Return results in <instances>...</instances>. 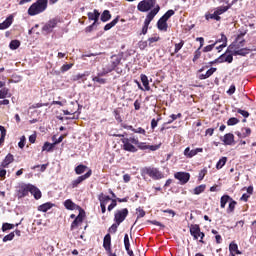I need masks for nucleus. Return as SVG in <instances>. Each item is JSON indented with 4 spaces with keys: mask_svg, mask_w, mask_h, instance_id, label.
Wrapping results in <instances>:
<instances>
[{
    "mask_svg": "<svg viewBox=\"0 0 256 256\" xmlns=\"http://www.w3.org/2000/svg\"><path fill=\"white\" fill-rule=\"evenodd\" d=\"M33 195L34 199L39 200L42 197L41 190L33 184H26L25 182H19L15 186V194L18 199H23L27 195Z\"/></svg>",
    "mask_w": 256,
    "mask_h": 256,
    "instance_id": "f257e3e1",
    "label": "nucleus"
},
{
    "mask_svg": "<svg viewBox=\"0 0 256 256\" xmlns=\"http://www.w3.org/2000/svg\"><path fill=\"white\" fill-rule=\"evenodd\" d=\"M49 0H37L28 9V15L31 17L43 13L47 9Z\"/></svg>",
    "mask_w": 256,
    "mask_h": 256,
    "instance_id": "f03ea898",
    "label": "nucleus"
},
{
    "mask_svg": "<svg viewBox=\"0 0 256 256\" xmlns=\"http://www.w3.org/2000/svg\"><path fill=\"white\" fill-rule=\"evenodd\" d=\"M159 11H161V7H159V5H156L155 8H153V10L148 12L144 20V26L142 28L143 35H147V31L149 30V25H151V21L155 19V16L157 15V13H159Z\"/></svg>",
    "mask_w": 256,
    "mask_h": 256,
    "instance_id": "7ed1b4c3",
    "label": "nucleus"
},
{
    "mask_svg": "<svg viewBox=\"0 0 256 256\" xmlns=\"http://www.w3.org/2000/svg\"><path fill=\"white\" fill-rule=\"evenodd\" d=\"M122 143L124 151H128L129 153H137V147H135L136 143H139L137 138H124L122 139Z\"/></svg>",
    "mask_w": 256,
    "mask_h": 256,
    "instance_id": "20e7f679",
    "label": "nucleus"
},
{
    "mask_svg": "<svg viewBox=\"0 0 256 256\" xmlns=\"http://www.w3.org/2000/svg\"><path fill=\"white\" fill-rule=\"evenodd\" d=\"M156 4L157 0H142L138 3L137 9L140 11V13H147L149 11H153Z\"/></svg>",
    "mask_w": 256,
    "mask_h": 256,
    "instance_id": "39448f33",
    "label": "nucleus"
},
{
    "mask_svg": "<svg viewBox=\"0 0 256 256\" xmlns=\"http://www.w3.org/2000/svg\"><path fill=\"white\" fill-rule=\"evenodd\" d=\"M228 51H230V53H232V55H240L241 57H245V55H249V51H256V48H239L237 46V44H231L228 47Z\"/></svg>",
    "mask_w": 256,
    "mask_h": 256,
    "instance_id": "423d86ee",
    "label": "nucleus"
},
{
    "mask_svg": "<svg viewBox=\"0 0 256 256\" xmlns=\"http://www.w3.org/2000/svg\"><path fill=\"white\" fill-rule=\"evenodd\" d=\"M143 173L145 175H148L151 177V179H154V181H159V179H163V173L159 171L157 168L153 167H146L143 169Z\"/></svg>",
    "mask_w": 256,
    "mask_h": 256,
    "instance_id": "0eeeda50",
    "label": "nucleus"
},
{
    "mask_svg": "<svg viewBox=\"0 0 256 256\" xmlns=\"http://www.w3.org/2000/svg\"><path fill=\"white\" fill-rule=\"evenodd\" d=\"M127 215H129V210L127 208H123L121 210H117L114 214V221L121 225L125 219H127Z\"/></svg>",
    "mask_w": 256,
    "mask_h": 256,
    "instance_id": "6e6552de",
    "label": "nucleus"
},
{
    "mask_svg": "<svg viewBox=\"0 0 256 256\" xmlns=\"http://www.w3.org/2000/svg\"><path fill=\"white\" fill-rule=\"evenodd\" d=\"M92 174H93V171H91V169H89L86 174L79 176V177H77V179L73 180L71 182L72 189L79 187V185H81V183H83V181H86V179H89V177H91Z\"/></svg>",
    "mask_w": 256,
    "mask_h": 256,
    "instance_id": "1a4fd4ad",
    "label": "nucleus"
},
{
    "mask_svg": "<svg viewBox=\"0 0 256 256\" xmlns=\"http://www.w3.org/2000/svg\"><path fill=\"white\" fill-rule=\"evenodd\" d=\"M174 177L180 181V185H186V183H189V180L191 179V174L187 172H177L174 174Z\"/></svg>",
    "mask_w": 256,
    "mask_h": 256,
    "instance_id": "9d476101",
    "label": "nucleus"
},
{
    "mask_svg": "<svg viewBox=\"0 0 256 256\" xmlns=\"http://www.w3.org/2000/svg\"><path fill=\"white\" fill-rule=\"evenodd\" d=\"M198 153H203V148H196L191 150V148L187 147L184 150V155L188 159H192V157H195V155H197Z\"/></svg>",
    "mask_w": 256,
    "mask_h": 256,
    "instance_id": "9b49d317",
    "label": "nucleus"
},
{
    "mask_svg": "<svg viewBox=\"0 0 256 256\" xmlns=\"http://www.w3.org/2000/svg\"><path fill=\"white\" fill-rule=\"evenodd\" d=\"M216 63H233V54H222L219 58L216 59Z\"/></svg>",
    "mask_w": 256,
    "mask_h": 256,
    "instance_id": "f8f14e48",
    "label": "nucleus"
},
{
    "mask_svg": "<svg viewBox=\"0 0 256 256\" xmlns=\"http://www.w3.org/2000/svg\"><path fill=\"white\" fill-rule=\"evenodd\" d=\"M55 27H57V20L52 19L50 20L48 23H46L43 26V31H45L46 33H51V31H53V29H55Z\"/></svg>",
    "mask_w": 256,
    "mask_h": 256,
    "instance_id": "ddd939ff",
    "label": "nucleus"
},
{
    "mask_svg": "<svg viewBox=\"0 0 256 256\" xmlns=\"http://www.w3.org/2000/svg\"><path fill=\"white\" fill-rule=\"evenodd\" d=\"M221 141H223L224 145H233L235 143V135L232 133L225 134Z\"/></svg>",
    "mask_w": 256,
    "mask_h": 256,
    "instance_id": "4468645a",
    "label": "nucleus"
},
{
    "mask_svg": "<svg viewBox=\"0 0 256 256\" xmlns=\"http://www.w3.org/2000/svg\"><path fill=\"white\" fill-rule=\"evenodd\" d=\"M201 232V228L199 227V225L195 224V225H191L190 227V235H192V237H194L195 240L199 239V235Z\"/></svg>",
    "mask_w": 256,
    "mask_h": 256,
    "instance_id": "2eb2a0df",
    "label": "nucleus"
},
{
    "mask_svg": "<svg viewBox=\"0 0 256 256\" xmlns=\"http://www.w3.org/2000/svg\"><path fill=\"white\" fill-rule=\"evenodd\" d=\"M13 161H15V157L13 156V154L9 153L2 161L1 167H3L4 169L7 168L9 167V165H11V163H13Z\"/></svg>",
    "mask_w": 256,
    "mask_h": 256,
    "instance_id": "dca6fc26",
    "label": "nucleus"
},
{
    "mask_svg": "<svg viewBox=\"0 0 256 256\" xmlns=\"http://www.w3.org/2000/svg\"><path fill=\"white\" fill-rule=\"evenodd\" d=\"M103 247L107 253H111V234H107L103 240Z\"/></svg>",
    "mask_w": 256,
    "mask_h": 256,
    "instance_id": "f3484780",
    "label": "nucleus"
},
{
    "mask_svg": "<svg viewBox=\"0 0 256 256\" xmlns=\"http://www.w3.org/2000/svg\"><path fill=\"white\" fill-rule=\"evenodd\" d=\"M245 33H241L237 36L236 41L232 43V45H237L238 49H241L242 47H245V39H243V36Z\"/></svg>",
    "mask_w": 256,
    "mask_h": 256,
    "instance_id": "a211bd4d",
    "label": "nucleus"
},
{
    "mask_svg": "<svg viewBox=\"0 0 256 256\" xmlns=\"http://www.w3.org/2000/svg\"><path fill=\"white\" fill-rule=\"evenodd\" d=\"M157 27H158L159 31H167V29H169L167 20L160 18L157 22Z\"/></svg>",
    "mask_w": 256,
    "mask_h": 256,
    "instance_id": "6ab92c4d",
    "label": "nucleus"
},
{
    "mask_svg": "<svg viewBox=\"0 0 256 256\" xmlns=\"http://www.w3.org/2000/svg\"><path fill=\"white\" fill-rule=\"evenodd\" d=\"M231 7H233V4H228L227 6H220L218 8H216V10L214 12H216V15H223V13H227V11H229V9H231Z\"/></svg>",
    "mask_w": 256,
    "mask_h": 256,
    "instance_id": "aec40b11",
    "label": "nucleus"
},
{
    "mask_svg": "<svg viewBox=\"0 0 256 256\" xmlns=\"http://www.w3.org/2000/svg\"><path fill=\"white\" fill-rule=\"evenodd\" d=\"M100 13L97 10H94L93 12L88 13V19L90 21H94V23H97L99 21Z\"/></svg>",
    "mask_w": 256,
    "mask_h": 256,
    "instance_id": "412c9836",
    "label": "nucleus"
},
{
    "mask_svg": "<svg viewBox=\"0 0 256 256\" xmlns=\"http://www.w3.org/2000/svg\"><path fill=\"white\" fill-rule=\"evenodd\" d=\"M64 207H66V209H68L69 211H75V209H77V204H75L73 200L67 199L64 202Z\"/></svg>",
    "mask_w": 256,
    "mask_h": 256,
    "instance_id": "4be33fe9",
    "label": "nucleus"
},
{
    "mask_svg": "<svg viewBox=\"0 0 256 256\" xmlns=\"http://www.w3.org/2000/svg\"><path fill=\"white\" fill-rule=\"evenodd\" d=\"M230 255L236 253L237 255H241V251H239V246L235 242H231L229 245Z\"/></svg>",
    "mask_w": 256,
    "mask_h": 256,
    "instance_id": "5701e85b",
    "label": "nucleus"
},
{
    "mask_svg": "<svg viewBox=\"0 0 256 256\" xmlns=\"http://www.w3.org/2000/svg\"><path fill=\"white\" fill-rule=\"evenodd\" d=\"M215 71H217V68H210L205 74L202 73L198 77L201 80L209 79V77H211Z\"/></svg>",
    "mask_w": 256,
    "mask_h": 256,
    "instance_id": "b1692460",
    "label": "nucleus"
},
{
    "mask_svg": "<svg viewBox=\"0 0 256 256\" xmlns=\"http://www.w3.org/2000/svg\"><path fill=\"white\" fill-rule=\"evenodd\" d=\"M83 223V214H79L75 220L71 224V230L75 229L76 227H79V224Z\"/></svg>",
    "mask_w": 256,
    "mask_h": 256,
    "instance_id": "393cba45",
    "label": "nucleus"
},
{
    "mask_svg": "<svg viewBox=\"0 0 256 256\" xmlns=\"http://www.w3.org/2000/svg\"><path fill=\"white\" fill-rule=\"evenodd\" d=\"M141 82L142 85L145 87V91H150L151 87L149 86V78L145 74H141Z\"/></svg>",
    "mask_w": 256,
    "mask_h": 256,
    "instance_id": "a878e982",
    "label": "nucleus"
},
{
    "mask_svg": "<svg viewBox=\"0 0 256 256\" xmlns=\"http://www.w3.org/2000/svg\"><path fill=\"white\" fill-rule=\"evenodd\" d=\"M52 207H53V203L47 202V203H44V204L38 206V211H42V213H47V211L49 209H51Z\"/></svg>",
    "mask_w": 256,
    "mask_h": 256,
    "instance_id": "bb28decb",
    "label": "nucleus"
},
{
    "mask_svg": "<svg viewBox=\"0 0 256 256\" xmlns=\"http://www.w3.org/2000/svg\"><path fill=\"white\" fill-rule=\"evenodd\" d=\"M229 201H232V198L229 195H223L220 199L221 209H225V205H227V203H229Z\"/></svg>",
    "mask_w": 256,
    "mask_h": 256,
    "instance_id": "cd10ccee",
    "label": "nucleus"
},
{
    "mask_svg": "<svg viewBox=\"0 0 256 256\" xmlns=\"http://www.w3.org/2000/svg\"><path fill=\"white\" fill-rule=\"evenodd\" d=\"M119 63H121V58H119L117 55L112 56V61L110 63V65H112L111 69H117Z\"/></svg>",
    "mask_w": 256,
    "mask_h": 256,
    "instance_id": "c85d7f7f",
    "label": "nucleus"
},
{
    "mask_svg": "<svg viewBox=\"0 0 256 256\" xmlns=\"http://www.w3.org/2000/svg\"><path fill=\"white\" fill-rule=\"evenodd\" d=\"M87 171V166L80 164L75 168L76 175H83Z\"/></svg>",
    "mask_w": 256,
    "mask_h": 256,
    "instance_id": "c756f323",
    "label": "nucleus"
},
{
    "mask_svg": "<svg viewBox=\"0 0 256 256\" xmlns=\"http://www.w3.org/2000/svg\"><path fill=\"white\" fill-rule=\"evenodd\" d=\"M136 145H137L138 149H141L142 151H145L147 149H151L152 151L154 150L153 146H149L145 142H139L138 141V143H136Z\"/></svg>",
    "mask_w": 256,
    "mask_h": 256,
    "instance_id": "7c9ffc66",
    "label": "nucleus"
},
{
    "mask_svg": "<svg viewBox=\"0 0 256 256\" xmlns=\"http://www.w3.org/2000/svg\"><path fill=\"white\" fill-rule=\"evenodd\" d=\"M222 43L220 47H227V36L225 34H221V38H219L214 44Z\"/></svg>",
    "mask_w": 256,
    "mask_h": 256,
    "instance_id": "2f4dec72",
    "label": "nucleus"
},
{
    "mask_svg": "<svg viewBox=\"0 0 256 256\" xmlns=\"http://www.w3.org/2000/svg\"><path fill=\"white\" fill-rule=\"evenodd\" d=\"M12 23L13 19L7 18L3 23H0V29H8V27H11Z\"/></svg>",
    "mask_w": 256,
    "mask_h": 256,
    "instance_id": "473e14b6",
    "label": "nucleus"
},
{
    "mask_svg": "<svg viewBox=\"0 0 256 256\" xmlns=\"http://www.w3.org/2000/svg\"><path fill=\"white\" fill-rule=\"evenodd\" d=\"M109 19H111V12H109V10H105L101 15V21H103V23H107Z\"/></svg>",
    "mask_w": 256,
    "mask_h": 256,
    "instance_id": "72a5a7b5",
    "label": "nucleus"
},
{
    "mask_svg": "<svg viewBox=\"0 0 256 256\" xmlns=\"http://www.w3.org/2000/svg\"><path fill=\"white\" fill-rule=\"evenodd\" d=\"M7 97H11L8 88H2L0 90V99H7Z\"/></svg>",
    "mask_w": 256,
    "mask_h": 256,
    "instance_id": "f704fd0d",
    "label": "nucleus"
},
{
    "mask_svg": "<svg viewBox=\"0 0 256 256\" xmlns=\"http://www.w3.org/2000/svg\"><path fill=\"white\" fill-rule=\"evenodd\" d=\"M55 148V143L53 142L52 144L49 142H45L43 147H42V151H53V149Z\"/></svg>",
    "mask_w": 256,
    "mask_h": 256,
    "instance_id": "c9c22d12",
    "label": "nucleus"
},
{
    "mask_svg": "<svg viewBox=\"0 0 256 256\" xmlns=\"http://www.w3.org/2000/svg\"><path fill=\"white\" fill-rule=\"evenodd\" d=\"M99 201H100V205L107 206V203L111 201V197L105 196L102 194L101 196H99Z\"/></svg>",
    "mask_w": 256,
    "mask_h": 256,
    "instance_id": "e433bc0d",
    "label": "nucleus"
},
{
    "mask_svg": "<svg viewBox=\"0 0 256 256\" xmlns=\"http://www.w3.org/2000/svg\"><path fill=\"white\" fill-rule=\"evenodd\" d=\"M205 18L207 21H209V19H214L215 21H221V16H218L217 12H214L213 14H206Z\"/></svg>",
    "mask_w": 256,
    "mask_h": 256,
    "instance_id": "4c0bfd02",
    "label": "nucleus"
},
{
    "mask_svg": "<svg viewBox=\"0 0 256 256\" xmlns=\"http://www.w3.org/2000/svg\"><path fill=\"white\" fill-rule=\"evenodd\" d=\"M92 81H94V83H98L99 85H105V83H107V79L101 78L100 76H94Z\"/></svg>",
    "mask_w": 256,
    "mask_h": 256,
    "instance_id": "58836bf2",
    "label": "nucleus"
},
{
    "mask_svg": "<svg viewBox=\"0 0 256 256\" xmlns=\"http://www.w3.org/2000/svg\"><path fill=\"white\" fill-rule=\"evenodd\" d=\"M227 163V157H222L216 164V169H223Z\"/></svg>",
    "mask_w": 256,
    "mask_h": 256,
    "instance_id": "ea45409f",
    "label": "nucleus"
},
{
    "mask_svg": "<svg viewBox=\"0 0 256 256\" xmlns=\"http://www.w3.org/2000/svg\"><path fill=\"white\" fill-rule=\"evenodd\" d=\"M205 184L199 185L196 188H194V195H201L205 191Z\"/></svg>",
    "mask_w": 256,
    "mask_h": 256,
    "instance_id": "a19ab883",
    "label": "nucleus"
},
{
    "mask_svg": "<svg viewBox=\"0 0 256 256\" xmlns=\"http://www.w3.org/2000/svg\"><path fill=\"white\" fill-rule=\"evenodd\" d=\"M183 45H185V42L183 40H181L180 43L175 44L174 53H172L171 55L173 56L176 53H179V51H181V49H183Z\"/></svg>",
    "mask_w": 256,
    "mask_h": 256,
    "instance_id": "79ce46f5",
    "label": "nucleus"
},
{
    "mask_svg": "<svg viewBox=\"0 0 256 256\" xmlns=\"http://www.w3.org/2000/svg\"><path fill=\"white\" fill-rule=\"evenodd\" d=\"M175 15V11L173 10H168L161 18L164 19L165 21H169L171 17Z\"/></svg>",
    "mask_w": 256,
    "mask_h": 256,
    "instance_id": "37998d69",
    "label": "nucleus"
},
{
    "mask_svg": "<svg viewBox=\"0 0 256 256\" xmlns=\"http://www.w3.org/2000/svg\"><path fill=\"white\" fill-rule=\"evenodd\" d=\"M20 45H21V42H19V40H12L9 44V47L10 49L15 50V49H19Z\"/></svg>",
    "mask_w": 256,
    "mask_h": 256,
    "instance_id": "c03bdc74",
    "label": "nucleus"
},
{
    "mask_svg": "<svg viewBox=\"0 0 256 256\" xmlns=\"http://www.w3.org/2000/svg\"><path fill=\"white\" fill-rule=\"evenodd\" d=\"M237 205V201L233 200H230V203H229V206H228V213H233V211H235V207Z\"/></svg>",
    "mask_w": 256,
    "mask_h": 256,
    "instance_id": "a18cd8bd",
    "label": "nucleus"
},
{
    "mask_svg": "<svg viewBox=\"0 0 256 256\" xmlns=\"http://www.w3.org/2000/svg\"><path fill=\"white\" fill-rule=\"evenodd\" d=\"M157 41H161V37H159L157 35L148 38L149 47H151V45H153V43H157Z\"/></svg>",
    "mask_w": 256,
    "mask_h": 256,
    "instance_id": "49530a36",
    "label": "nucleus"
},
{
    "mask_svg": "<svg viewBox=\"0 0 256 256\" xmlns=\"http://www.w3.org/2000/svg\"><path fill=\"white\" fill-rule=\"evenodd\" d=\"M15 239V233L11 232L10 234L4 236L3 242L7 243V241H13Z\"/></svg>",
    "mask_w": 256,
    "mask_h": 256,
    "instance_id": "de8ad7c7",
    "label": "nucleus"
},
{
    "mask_svg": "<svg viewBox=\"0 0 256 256\" xmlns=\"http://www.w3.org/2000/svg\"><path fill=\"white\" fill-rule=\"evenodd\" d=\"M237 123H239V119L236 117H232L227 121V125L229 126L237 125Z\"/></svg>",
    "mask_w": 256,
    "mask_h": 256,
    "instance_id": "09e8293b",
    "label": "nucleus"
},
{
    "mask_svg": "<svg viewBox=\"0 0 256 256\" xmlns=\"http://www.w3.org/2000/svg\"><path fill=\"white\" fill-rule=\"evenodd\" d=\"M124 247L125 249L131 248V244L129 243V234L124 235Z\"/></svg>",
    "mask_w": 256,
    "mask_h": 256,
    "instance_id": "8fccbe9b",
    "label": "nucleus"
},
{
    "mask_svg": "<svg viewBox=\"0 0 256 256\" xmlns=\"http://www.w3.org/2000/svg\"><path fill=\"white\" fill-rule=\"evenodd\" d=\"M119 223L115 222L114 224H112V226L109 228V233H117V229L119 227Z\"/></svg>",
    "mask_w": 256,
    "mask_h": 256,
    "instance_id": "3c124183",
    "label": "nucleus"
},
{
    "mask_svg": "<svg viewBox=\"0 0 256 256\" xmlns=\"http://www.w3.org/2000/svg\"><path fill=\"white\" fill-rule=\"evenodd\" d=\"M201 57V49H197L194 53V57L192 59L193 63H195V61H197L198 59H200Z\"/></svg>",
    "mask_w": 256,
    "mask_h": 256,
    "instance_id": "603ef678",
    "label": "nucleus"
},
{
    "mask_svg": "<svg viewBox=\"0 0 256 256\" xmlns=\"http://www.w3.org/2000/svg\"><path fill=\"white\" fill-rule=\"evenodd\" d=\"M71 67H73V64H64L61 68L60 71L62 73H66V71H69V69H71Z\"/></svg>",
    "mask_w": 256,
    "mask_h": 256,
    "instance_id": "864d4df0",
    "label": "nucleus"
},
{
    "mask_svg": "<svg viewBox=\"0 0 256 256\" xmlns=\"http://www.w3.org/2000/svg\"><path fill=\"white\" fill-rule=\"evenodd\" d=\"M114 117L118 123H122L123 119L121 118V114L118 110H114Z\"/></svg>",
    "mask_w": 256,
    "mask_h": 256,
    "instance_id": "5fc2aeb1",
    "label": "nucleus"
},
{
    "mask_svg": "<svg viewBox=\"0 0 256 256\" xmlns=\"http://www.w3.org/2000/svg\"><path fill=\"white\" fill-rule=\"evenodd\" d=\"M63 139H65V136H60L58 139H55V136L52 137V141H54V145H59V143H63Z\"/></svg>",
    "mask_w": 256,
    "mask_h": 256,
    "instance_id": "6e6d98bb",
    "label": "nucleus"
},
{
    "mask_svg": "<svg viewBox=\"0 0 256 256\" xmlns=\"http://www.w3.org/2000/svg\"><path fill=\"white\" fill-rule=\"evenodd\" d=\"M14 225L9 223H4L2 225V231H9V229H13Z\"/></svg>",
    "mask_w": 256,
    "mask_h": 256,
    "instance_id": "4d7b16f0",
    "label": "nucleus"
},
{
    "mask_svg": "<svg viewBox=\"0 0 256 256\" xmlns=\"http://www.w3.org/2000/svg\"><path fill=\"white\" fill-rule=\"evenodd\" d=\"M215 43L214 44H212V45H208V46H205L204 48H203V52L204 53H209V51H213V49L215 48Z\"/></svg>",
    "mask_w": 256,
    "mask_h": 256,
    "instance_id": "13d9d810",
    "label": "nucleus"
},
{
    "mask_svg": "<svg viewBox=\"0 0 256 256\" xmlns=\"http://www.w3.org/2000/svg\"><path fill=\"white\" fill-rule=\"evenodd\" d=\"M205 175H207V170L206 169L201 170L198 176L199 181H203V179H205Z\"/></svg>",
    "mask_w": 256,
    "mask_h": 256,
    "instance_id": "bf43d9fd",
    "label": "nucleus"
},
{
    "mask_svg": "<svg viewBox=\"0 0 256 256\" xmlns=\"http://www.w3.org/2000/svg\"><path fill=\"white\" fill-rule=\"evenodd\" d=\"M237 113L242 115V117H245V119H247V117H249V113L247 111H245V110H241V108L237 109Z\"/></svg>",
    "mask_w": 256,
    "mask_h": 256,
    "instance_id": "052dcab7",
    "label": "nucleus"
},
{
    "mask_svg": "<svg viewBox=\"0 0 256 256\" xmlns=\"http://www.w3.org/2000/svg\"><path fill=\"white\" fill-rule=\"evenodd\" d=\"M25 141H26L25 136H22V137L20 138L19 143H18V147H20V149H23V147H25Z\"/></svg>",
    "mask_w": 256,
    "mask_h": 256,
    "instance_id": "680f3d73",
    "label": "nucleus"
},
{
    "mask_svg": "<svg viewBox=\"0 0 256 256\" xmlns=\"http://www.w3.org/2000/svg\"><path fill=\"white\" fill-rule=\"evenodd\" d=\"M67 103V100H62V101H53L51 105H60V107H63Z\"/></svg>",
    "mask_w": 256,
    "mask_h": 256,
    "instance_id": "e2e57ef3",
    "label": "nucleus"
},
{
    "mask_svg": "<svg viewBox=\"0 0 256 256\" xmlns=\"http://www.w3.org/2000/svg\"><path fill=\"white\" fill-rule=\"evenodd\" d=\"M136 211L138 212L137 219H141V217H145V210L138 208Z\"/></svg>",
    "mask_w": 256,
    "mask_h": 256,
    "instance_id": "0e129e2a",
    "label": "nucleus"
},
{
    "mask_svg": "<svg viewBox=\"0 0 256 256\" xmlns=\"http://www.w3.org/2000/svg\"><path fill=\"white\" fill-rule=\"evenodd\" d=\"M133 133H139L140 135H145V129L139 127L137 129H132Z\"/></svg>",
    "mask_w": 256,
    "mask_h": 256,
    "instance_id": "69168bd1",
    "label": "nucleus"
},
{
    "mask_svg": "<svg viewBox=\"0 0 256 256\" xmlns=\"http://www.w3.org/2000/svg\"><path fill=\"white\" fill-rule=\"evenodd\" d=\"M242 133L245 137H249V135H251V128H242Z\"/></svg>",
    "mask_w": 256,
    "mask_h": 256,
    "instance_id": "338daca9",
    "label": "nucleus"
},
{
    "mask_svg": "<svg viewBox=\"0 0 256 256\" xmlns=\"http://www.w3.org/2000/svg\"><path fill=\"white\" fill-rule=\"evenodd\" d=\"M235 91H236L235 85L232 84L230 86V88L228 89L227 94L228 95H233L235 93Z\"/></svg>",
    "mask_w": 256,
    "mask_h": 256,
    "instance_id": "774afa93",
    "label": "nucleus"
}]
</instances>
